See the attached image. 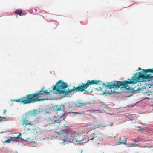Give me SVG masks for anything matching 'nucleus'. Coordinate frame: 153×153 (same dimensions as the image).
I'll return each instance as SVG.
<instances>
[{"mask_svg":"<svg viewBox=\"0 0 153 153\" xmlns=\"http://www.w3.org/2000/svg\"><path fill=\"white\" fill-rule=\"evenodd\" d=\"M15 13L16 15H19L20 16L24 15V13H23L22 10L19 9L16 10L15 11Z\"/></svg>","mask_w":153,"mask_h":153,"instance_id":"obj_11","label":"nucleus"},{"mask_svg":"<svg viewBox=\"0 0 153 153\" xmlns=\"http://www.w3.org/2000/svg\"><path fill=\"white\" fill-rule=\"evenodd\" d=\"M64 105L63 104H62L60 105H58L56 106L57 108V110L58 111H59L62 109V108L64 107Z\"/></svg>","mask_w":153,"mask_h":153,"instance_id":"obj_13","label":"nucleus"},{"mask_svg":"<svg viewBox=\"0 0 153 153\" xmlns=\"http://www.w3.org/2000/svg\"><path fill=\"white\" fill-rule=\"evenodd\" d=\"M139 70H142V71L138 72L134 74L131 79H128L127 81L125 80L123 82L114 81L108 83L107 85L102 82L100 80H88L86 83H82L80 85V92L85 91L86 93H89L92 91L93 89L90 88L89 90L86 89L92 85L101 84L107 87L109 89L114 88L118 89L120 86L128 89H130L131 88L128 87V85H134L141 81L143 82L147 80L150 81L153 80V68L148 69H142L139 67Z\"/></svg>","mask_w":153,"mask_h":153,"instance_id":"obj_1","label":"nucleus"},{"mask_svg":"<svg viewBox=\"0 0 153 153\" xmlns=\"http://www.w3.org/2000/svg\"><path fill=\"white\" fill-rule=\"evenodd\" d=\"M84 140V136L81 134L77 135L76 136L73 135H71L70 138L67 137L63 140L65 141H69L70 142H82Z\"/></svg>","mask_w":153,"mask_h":153,"instance_id":"obj_3","label":"nucleus"},{"mask_svg":"<svg viewBox=\"0 0 153 153\" xmlns=\"http://www.w3.org/2000/svg\"><path fill=\"white\" fill-rule=\"evenodd\" d=\"M100 105L101 106H104L105 107V108H108V106L106 105V104H105L104 102H99Z\"/></svg>","mask_w":153,"mask_h":153,"instance_id":"obj_15","label":"nucleus"},{"mask_svg":"<svg viewBox=\"0 0 153 153\" xmlns=\"http://www.w3.org/2000/svg\"><path fill=\"white\" fill-rule=\"evenodd\" d=\"M103 153H104V152H103Z\"/></svg>","mask_w":153,"mask_h":153,"instance_id":"obj_28","label":"nucleus"},{"mask_svg":"<svg viewBox=\"0 0 153 153\" xmlns=\"http://www.w3.org/2000/svg\"><path fill=\"white\" fill-rule=\"evenodd\" d=\"M42 88L40 91H37L35 93L28 94L25 97H23L19 99L14 100V101L18 102H21L24 104L34 103L37 101H43L47 100L46 99H40V95L46 94L49 95L50 92H47V90H44Z\"/></svg>","mask_w":153,"mask_h":153,"instance_id":"obj_2","label":"nucleus"},{"mask_svg":"<svg viewBox=\"0 0 153 153\" xmlns=\"http://www.w3.org/2000/svg\"><path fill=\"white\" fill-rule=\"evenodd\" d=\"M65 118V116L63 115L62 116H58L57 118H53L51 121L54 125L59 127V126L60 125L59 123L62 122L64 121Z\"/></svg>","mask_w":153,"mask_h":153,"instance_id":"obj_6","label":"nucleus"},{"mask_svg":"<svg viewBox=\"0 0 153 153\" xmlns=\"http://www.w3.org/2000/svg\"><path fill=\"white\" fill-rule=\"evenodd\" d=\"M64 127H66V128L62 129L61 131V133L62 134H68L69 133V132L71 131L70 128L69 127H67V126H64Z\"/></svg>","mask_w":153,"mask_h":153,"instance_id":"obj_8","label":"nucleus"},{"mask_svg":"<svg viewBox=\"0 0 153 153\" xmlns=\"http://www.w3.org/2000/svg\"><path fill=\"white\" fill-rule=\"evenodd\" d=\"M140 85H141L140 83ZM140 87H139L136 90L134 89H133L132 90V92H134L137 91H142L146 88V87L145 86H142L141 85H140Z\"/></svg>","mask_w":153,"mask_h":153,"instance_id":"obj_10","label":"nucleus"},{"mask_svg":"<svg viewBox=\"0 0 153 153\" xmlns=\"http://www.w3.org/2000/svg\"><path fill=\"white\" fill-rule=\"evenodd\" d=\"M139 129V131H144L145 129L143 128H142V127H138Z\"/></svg>","mask_w":153,"mask_h":153,"instance_id":"obj_17","label":"nucleus"},{"mask_svg":"<svg viewBox=\"0 0 153 153\" xmlns=\"http://www.w3.org/2000/svg\"><path fill=\"white\" fill-rule=\"evenodd\" d=\"M24 129L25 131H30V128H28L25 127V126H24Z\"/></svg>","mask_w":153,"mask_h":153,"instance_id":"obj_16","label":"nucleus"},{"mask_svg":"<svg viewBox=\"0 0 153 153\" xmlns=\"http://www.w3.org/2000/svg\"><path fill=\"white\" fill-rule=\"evenodd\" d=\"M42 16V17H43V18H44V16Z\"/></svg>","mask_w":153,"mask_h":153,"instance_id":"obj_26","label":"nucleus"},{"mask_svg":"<svg viewBox=\"0 0 153 153\" xmlns=\"http://www.w3.org/2000/svg\"><path fill=\"white\" fill-rule=\"evenodd\" d=\"M126 139L125 136H123L120 138V141L117 144V145H120L121 144H125L126 142Z\"/></svg>","mask_w":153,"mask_h":153,"instance_id":"obj_9","label":"nucleus"},{"mask_svg":"<svg viewBox=\"0 0 153 153\" xmlns=\"http://www.w3.org/2000/svg\"><path fill=\"white\" fill-rule=\"evenodd\" d=\"M10 141H11V140L9 139L8 140H6V142H7V143H10Z\"/></svg>","mask_w":153,"mask_h":153,"instance_id":"obj_19","label":"nucleus"},{"mask_svg":"<svg viewBox=\"0 0 153 153\" xmlns=\"http://www.w3.org/2000/svg\"><path fill=\"white\" fill-rule=\"evenodd\" d=\"M88 140H92L94 142L97 141V143L98 144H99V141H101L103 140L101 135L99 134L97 131H95L91 134V135L88 137Z\"/></svg>","mask_w":153,"mask_h":153,"instance_id":"obj_4","label":"nucleus"},{"mask_svg":"<svg viewBox=\"0 0 153 153\" xmlns=\"http://www.w3.org/2000/svg\"><path fill=\"white\" fill-rule=\"evenodd\" d=\"M142 140L140 138V137H137L135 139L133 140V141L135 142H140Z\"/></svg>","mask_w":153,"mask_h":153,"instance_id":"obj_14","label":"nucleus"},{"mask_svg":"<svg viewBox=\"0 0 153 153\" xmlns=\"http://www.w3.org/2000/svg\"><path fill=\"white\" fill-rule=\"evenodd\" d=\"M52 91H50V92H52Z\"/></svg>","mask_w":153,"mask_h":153,"instance_id":"obj_27","label":"nucleus"},{"mask_svg":"<svg viewBox=\"0 0 153 153\" xmlns=\"http://www.w3.org/2000/svg\"><path fill=\"white\" fill-rule=\"evenodd\" d=\"M1 119H2L3 120H4L6 119V118L5 117H2Z\"/></svg>","mask_w":153,"mask_h":153,"instance_id":"obj_21","label":"nucleus"},{"mask_svg":"<svg viewBox=\"0 0 153 153\" xmlns=\"http://www.w3.org/2000/svg\"><path fill=\"white\" fill-rule=\"evenodd\" d=\"M30 117L27 113L25 114V117H23L21 120V124L24 126L30 125L32 126L34 125V122L30 121L29 120L28 118Z\"/></svg>","mask_w":153,"mask_h":153,"instance_id":"obj_5","label":"nucleus"},{"mask_svg":"<svg viewBox=\"0 0 153 153\" xmlns=\"http://www.w3.org/2000/svg\"><path fill=\"white\" fill-rule=\"evenodd\" d=\"M1 118H2V117L0 116V122H1V121H3V120Z\"/></svg>","mask_w":153,"mask_h":153,"instance_id":"obj_22","label":"nucleus"},{"mask_svg":"<svg viewBox=\"0 0 153 153\" xmlns=\"http://www.w3.org/2000/svg\"><path fill=\"white\" fill-rule=\"evenodd\" d=\"M35 10L36 12L37 11V10L36 8L35 9Z\"/></svg>","mask_w":153,"mask_h":153,"instance_id":"obj_23","label":"nucleus"},{"mask_svg":"<svg viewBox=\"0 0 153 153\" xmlns=\"http://www.w3.org/2000/svg\"><path fill=\"white\" fill-rule=\"evenodd\" d=\"M77 106L79 107L83 106L85 105V103L82 101H79L76 103Z\"/></svg>","mask_w":153,"mask_h":153,"instance_id":"obj_12","label":"nucleus"},{"mask_svg":"<svg viewBox=\"0 0 153 153\" xmlns=\"http://www.w3.org/2000/svg\"><path fill=\"white\" fill-rule=\"evenodd\" d=\"M6 112H7V111H6V110H4V111H3V113H4V114H6Z\"/></svg>","mask_w":153,"mask_h":153,"instance_id":"obj_20","label":"nucleus"},{"mask_svg":"<svg viewBox=\"0 0 153 153\" xmlns=\"http://www.w3.org/2000/svg\"><path fill=\"white\" fill-rule=\"evenodd\" d=\"M74 113H76V114H77L78 113V112H74Z\"/></svg>","mask_w":153,"mask_h":153,"instance_id":"obj_24","label":"nucleus"},{"mask_svg":"<svg viewBox=\"0 0 153 153\" xmlns=\"http://www.w3.org/2000/svg\"><path fill=\"white\" fill-rule=\"evenodd\" d=\"M132 145L133 146H134L135 147V146H139L138 144H132Z\"/></svg>","mask_w":153,"mask_h":153,"instance_id":"obj_18","label":"nucleus"},{"mask_svg":"<svg viewBox=\"0 0 153 153\" xmlns=\"http://www.w3.org/2000/svg\"><path fill=\"white\" fill-rule=\"evenodd\" d=\"M40 111L37 110L33 109V110L29 111L27 113L30 117L31 116H35L40 114Z\"/></svg>","mask_w":153,"mask_h":153,"instance_id":"obj_7","label":"nucleus"},{"mask_svg":"<svg viewBox=\"0 0 153 153\" xmlns=\"http://www.w3.org/2000/svg\"><path fill=\"white\" fill-rule=\"evenodd\" d=\"M103 126V127H105V126Z\"/></svg>","mask_w":153,"mask_h":153,"instance_id":"obj_25","label":"nucleus"}]
</instances>
